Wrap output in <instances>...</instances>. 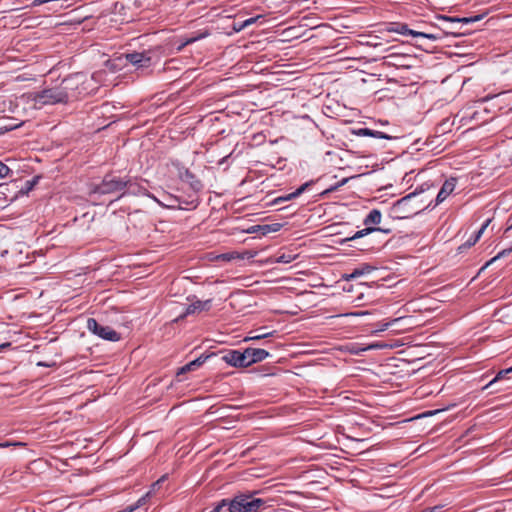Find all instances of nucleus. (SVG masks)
<instances>
[{
	"instance_id": "obj_1",
	"label": "nucleus",
	"mask_w": 512,
	"mask_h": 512,
	"mask_svg": "<svg viewBox=\"0 0 512 512\" xmlns=\"http://www.w3.org/2000/svg\"><path fill=\"white\" fill-rule=\"evenodd\" d=\"M75 96V93H68L67 91L62 90L60 86L58 88L43 90L40 93H30L26 95V98L34 103L35 108H41L48 104L68 102L70 98Z\"/></svg>"
},
{
	"instance_id": "obj_2",
	"label": "nucleus",
	"mask_w": 512,
	"mask_h": 512,
	"mask_svg": "<svg viewBox=\"0 0 512 512\" xmlns=\"http://www.w3.org/2000/svg\"><path fill=\"white\" fill-rule=\"evenodd\" d=\"M92 80V77L88 79L85 75L77 73L65 79L61 84V88L68 93H75L76 96L71 99H77L78 96L88 93L90 89L89 82Z\"/></svg>"
},
{
	"instance_id": "obj_3",
	"label": "nucleus",
	"mask_w": 512,
	"mask_h": 512,
	"mask_svg": "<svg viewBox=\"0 0 512 512\" xmlns=\"http://www.w3.org/2000/svg\"><path fill=\"white\" fill-rule=\"evenodd\" d=\"M412 194L398 200L391 208V214L396 219H406L418 213L417 209L411 206Z\"/></svg>"
},
{
	"instance_id": "obj_4",
	"label": "nucleus",
	"mask_w": 512,
	"mask_h": 512,
	"mask_svg": "<svg viewBox=\"0 0 512 512\" xmlns=\"http://www.w3.org/2000/svg\"><path fill=\"white\" fill-rule=\"evenodd\" d=\"M87 329L104 340L113 342L120 340L119 333L109 326L100 325L94 318H89L87 320Z\"/></svg>"
},
{
	"instance_id": "obj_5",
	"label": "nucleus",
	"mask_w": 512,
	"mask_h": 512,
	"mask_svg": "<svg viewBox=\"0 0 512 512\" xmlns=\"http://www.w3.org/2000/svg\"><path fill=\"white\" fill-rule=\"evenodd\" d=\"M229 512H253L251 509L250 494L236 495L231 501L226 500Z\"/></svg>"
},
{
	"instance_id": "obj_6",
	"label": "nucleus",
	"mask_w": 512,
	"mask_h": 512,
	"mask_svg": "<svg viewBox=\"0 0 512 512\" xmlns=\"http://www.w3.org/2000/svg\"><path fill=\"white\" fill-rule=\"evenodd\" d=\"M256 255H257V252L256 251H252V250H245L243 252L230 251V252H227V253L215 255L211 259L212 260H217V261L230 262V261H233V260L251 259V258L255 257Z\"/></svg>"
},
{
	"instance_id": "obj_7",
	"label": "nucleus",
	"mask_w": 512,
	"mask_h": 512,
	"mask_svg": "<svg viewBox=\"0 0 512 512\" xmlns=\"http://www.w3.org/2000/svg\"><path fill=\"white\" fill-rule=\"evenodd\" d=\"M246 367L265 360L269 357V352L264 349L247 348L244 351Z\"/></svg>"
},
{
	"instance_id": "obj_8",
	"label": "nucleus",
	"mask_w": 512,
	"mask_h": 512,
	"mask_svg": "<svg viewBox=\"0 0 512 512\" xmlns=\"http://www.w3.org/2000/svg\"><path fill=\"white\" fill-rule=\"evenodd\" d=\"M223 361L233 367H246L244 352L238 350L228 351L223 357Z\"/></svg>"
},
{
	"instance_id": "obj_9",
	"label": "nucleus",
	"mask_w": 512,
	"mask_h": 512,
	"mask_svg": "<svg viewBox=\"0 0 512 512\" xmlns=\"http://www.w3.org/2000/svg\"><path fill=\"white\" fill-rule=\"evenodd\" d=\"M398 324H406L405 326H408L409 324H414V318L411 316H402L395 319H392L389 322L383 323L378 330H375L372 332V334H377L378 332H383L387 330L388 328H393L394 326Z\"/></svg>"
},
{
	"instance_id": "obj_10",
	"label": "nucleus",
	"mask_w": 512,
	"mask_h": 512,
	"mask_svg": "<svg viewBox=\"0 0 512 512\" xmlns=\"http://www.w3.org/2000/svg\"><path fill=\"white\" fill-rule=\"evenodd\" d=\"M455 186H456V178H450V179L446 180L436 197L437 204H440L444 200H446L447 197L454 191Z\"/></svg>"
},
{
	"instance_id": "obj_11",
	"label": "nucleus",
	"mask_w": 512,
	"mask_h": 512,
	"mask_svg": "<svg viewBox=\"0 0 512 512\" xmlns=\"http://www.w3.org/2000/svg\"><path fill=\"white\" fill-rule=\"evenodd\" d=\"M126 59L138 67H146L150 64V57L145 53H131L126 55Z\"/></svg>"
},
{
	"instance_id": "obj_12",
	"label": "nucleus",
	"mask_w": 512,
	"mask_h": 512,
	"mask_svg": "<svg viewBox=\"0 0 512 512\" xmlns=\"http://www.w3.org/2000/svg\"><path fill=\"white\" fill-rule=\"evenodd\" d=\"M389 31H392V32H396V33H400V34H409V35H412L414 37H424V38H428V39H431V40H436V36L433 35V34H426V33H423V32H417V31H414V30H410L407 28L406 25H400L399 27L397 28H391L389 29Z\"/></svg>"
},
{
	"instance_id": "obj_13",
	"label": "nucleus",
	"mask_w": 512,
	"mask_h": 512,
	"mask_svg": "<svg viewBox=\"0 0 512 512\" xmlns=\"http://www.w3.org/2000/svg\"><path fill=\"white\" fill-rule=\"evenodd\" d=\"M125 185L126 183L121 180L111 179L109 181H105L100 190L102 193L120 191L125 187Z\"/></svg>"
},
{
	"instance_id": "obj_14",
	"label": "nucleus",
	"mask_w": 512,
	"mask_h": 512,
	"mask_svg": "<svg viewBox=\"0 0 512 512\" xmlns=\"http://www.w3.org/2000/svg\"><path fill=\"white\" fill-rule=\"evenodd\" d=\"M210 304H211V300H206V301L198 300V301L190 304L187 307L185 314L183 316H181V318H183L186 315L194 314V313H197V312H200L203 310H208L210 308Z\"/></svg>"
},
{
	"instance_id": "obj_15",
	"label": "nucleus",
	"mask_w": 512,
	"mask_h": 512,
	"mask_svg": "<svg viewBox=\"0 0 512 512\" xmlns=\"http://www.w3.org/2000/svg\"><path fill=\"white\" fill-rule=\"evenodd\" d=\"M313 181H308L304 184H302L295 192H292L290 194H287L285 196H281V197H278L277 199H275V203H280V202H283V201H290L296 197H298L299 195H301L304 191H306V189L312 185Z\"/></svg>"
},
{
	"instance_id": "obj_16",
	"label": "nucleus",
	"mask_w": 512,
	"mask_h": 512,
	"mask_svg": "<svg viewBox=\"0 0 512 512\" xmlns=\"http://www.w3.org/2000/svg\"><path fill=\"white\" fill-rule=\"evenodd\" d=\"M353 133L358 136H372L375 138L388 139V140L393 138L392 136H390L388 134H385V133H382L379 131H374V130H371L368 128H361L358 130H354Z\"/></svg>"
},
{
	"instance_id": "obj_17",
	"label": "nucleus",
	"mask_w": 512,
	"mask_h": 512,
	"mask_svg": "<svg viewBox=\"0 0 512 512\" xmlns=\"http://www.w3.org/2000/svg\"><path fill=\"white\" fill-rule=\"evenodd\" d=\"M375 270V267L369 264H363L361 267L356 268L351 274L344 275L343 278L345 280H352L354 278L360 277L365 274H369Z\"/></svg>"
},
{
	"instance_id": "obj_18",
	"label": "nucleus",
	"mask_w": 512,
	"mask_h": 512,
	"mask_svg": "<svg viewBox=\"0 0 512 512\" xmlns=\"http://www.w3.org/2000/svg\"><path fill=\"white\" fill-rule=\"evenodd\" d=\"M208 357L209 356H200L197 359L189 362L188 364H186V365H184L183 367L180 368V370L178 372V375L182 374V373H186L188 371H192L195 368L201 366L208 359Z\"/></svg>"
},
{
	"instance_id": "obj_19",
	"label": "nucleus",
	"mask_w": 512,
	"mask_h": 512,
	"mask_svg": "<svg viewBox=\"0 0 512 512\" xmlns=\"http://www.w3.org/2000/svg\"><path fill=\"white\" fill-rule=\"evenodd\" d=\"M264 330H265V328H260L259 331H261V333L250 332L251 335L246 337L244 339V341L264 339V338L273 336L275 333V331H264Z\"/></svg>"
},
{
	"instance_id": "obj_20",
	"label": "nucleus",
	"mask_w": 512,
	"mask_h": 512,
	"mask_svg": "<svg viewBox=\"0 0 512 512\" xmlns=\"http://www.w3.org/2000/svg\"><path fill=\"white\" fill-rule=\"evenodd\" d=\"M381 221V212L377 209L370 211L364 220L365 225L379 224Z\"/></svg>"
},
{
	"instance_id": "obj_21",
	"label": "nucleus",
	"mask_w": 512,
	"mask_h": 512,
	"mask_svg": "<svg viewBox=\"0 0 512 512\" xmlns=\"http://www.w3.org/2000/svg\"><path fill=\"white\" fill-rule=\"evenodd\" d=\"M352 177H346V178H343L340 182H338L337 184L331 186L330 188L324 190L323 192H321L320 196L321 197H325L327 194L333 192V191H336L338 190L340 187H342L343 185H345L346 183H348V181L351 179Z\"/></svg>"
},
{
	"instance_id": "obj_22",
	"label": "nucleus",
	"mask_w": 512,
	"mask_h": 512,
	"mask_svg": "<svg viewBox=\"0 0 512 512\" xmlns=\"http://www.w3.org/2000/svg\"><path fill=\"white\" fill-rule=\"evenodd\" d=\"M257 492H254L253 494H250V501H251V509L253 512H256L259 508L265 505L266 501L261 498L254 497V494Z\"/></svg>"
},
{
	"instance_id": "obj_23",
	"label": "nucleus",
	"mask_w": 512,
	"mask_h": 512,
	"mask_svg": "<svg viewBox=\"0 0 512 512\" xmlns=\"http://www.w3.org/2000/svg\"><path fill=\"white\" fill-rule=\"evenodd\" d=\"M391 347L392 346L387 343L376 342V343H372V344L362 347L361 350L368 351V350H374V349H386V348H391Z\"/></svg>"
},
{
	"instance_id": "obj_24",
	"label": "nucleus",
	"mask_w": 512,
	"mask_h": 512,
	"mask_svg": "<svg viewBox=\"0 0 512 512\" xmlns=\"http://www.w3.org/2000/svg\"><path fill=\"white\" fill-rule=\"evenodd\" d=\"M405 325L406 324H398V325L394 326L393 327V328H395L394 333L400 334V333H404V332L411 330L416 325V320L414 319V324H409L408 326H405Z\"/></svg>"
},
{
	"instance_id": "obj_25",
	"label": "nucleus",
	"mask_w": 512,
	"mask_h": 512,
	"mask_svg": "<svg viewBox=\"0 0 512 512\" xmlns=\"http://www.w3.org/2000/svg\"><path fill=\"white\" fill-rule=\"evenodd\" d=\"M511 372H512V366H511L510 368H508V369H505V370H501V371H499V372H498V374L496 375V377H495L493 380H491V381L486 385V387H485V388H487V387L491 386L492 384H494V383H495V382H497L498 380H500V379L504 378V377H505V375H507V374H509V373H511Z\"/></svg>"
},
{
	"instance_id": "obj_26",
	"label": "nucleus",
	"mask_w": 512,
	"mask_h": 512,
	"mask_svg": "<svg viewBox=\"0 0 512 512\" xmlns=\"http://www.w3.org/2000/svg\"><path fill=\"white\" fill-rule=\"evenodd\" d=\"M444 20L446 21H451V22H462V23H470V22H474V21H477L479 20V17L476 16V17H471V18H450V17H443Z\"/></svg>"
},
{
	"instance_id": "obj_27",
	"label": "nucleus",
	"mask_w": 512,
	"mask_h": 512,
	"mask_svg": "<svg viewBox=\"0 0 512 512\" xmlns=\"http://www.w3.org/2000/svg\"><path fill=\"white\" fill-rule=\"evenodd\" d=\"M511 252H512V246L510 248H508V249L502 250L495 257H493L489 262H487L485 267L489 266L491 263L495 262L496 260L509 255Z\"/></svg>"
},
{
	"instance_id": "obj_28",
	"label": "nucleus",
	"mask_w": 512,
	"mask_h": 512,
	"mask_svg": "<svg viewBox=\"0 0 512 512\" xmlns=\"http://www.w3.org/2000/svg\"><path fill=\"white\" fill-rule=\"evenodd\" d=\"M377 229L376 228H366V229H363V230H360L358 232H356L352 237L350 238H347L346 240H354V239H357V238H360V237H363L364 235H367L373 231H376Z\"/></svg>"
},
{
	"instance_id": "obj_29",
	"label": "nucleus",
	"mask_w": 512,
	"mask_h": 512,
	"mask_svg": "<svg viewBox=\"0 0 512 512\" xmlns=\"http://www.w3.org/2000/svg\"><path fill=\"white\" fill-rule=\"evenodd\" d=\"M207 36H209V32H208V31H205V32L201 33V34H200L199 36H197V37L189 38V39H187V40H186V41H185V42H184V43H183V44L178 48V50H181L184 46H186V45H188V44H191V43H193V42H195V41H197V40H199V39L205 38V37H207Z\"/></svg>"
},
{
	"instance_id": "obj_30",
	"label": "nucleus",
	"mask_w": 512,
	"mask_h": 512,
	"mask_svg": "<svg viewBox=\"0 0 512 512\" xmlns=\"http://www.w3.org/2000/svg\"><path fill=\"white\" fill-rule=\"evenodd\" d=\"M39 177H35L33 180L26 181L25 187L21 188V191L28 193L33 189L34 185L37 183Z\"/></svg>"
},
{
	"instance_id": "obj_31",
	"label": "nucleus",
	"mask_w": 512,
	"mask_h": 512,
	"mask_svg": "<svg viewBox=\"0 0 512 512\" xmlns=\"http://www.w3.org/2000/svg\"><path fill=\"white\" fill-rule=\"evenodd\" d=\"M185 176H186L187 180H191V186H192L194 189L198 190V189H200V188H201V183H200V181H198V180H195V181H194V177H193L189 172H186V173H185Z\"/></svg>"
},
{
	"instance_id": "obj_32",
	"label": "nucleus",
	"mask_w": 512,
	"mask_h": 512,
	"mask_svg": "<svg viewBox=\"0 0 512 512\" xmlns=\"http://www.w3.org/2000/svg\"><path fill=\"white\" fill-rule=\"evenodd\" d=\"M258 17L256 18H250V19H247L245 20L240 26L239 28H235L236 31H241L242 29H244L245 27L255 23V21L257 20Z\"/></svg>"
},
{
	"instance_id": "obj_33",
	"label": "nucleus",
	"mask_w": 512,
	"mask_h": 512,
	"mask_svg": "<svg viewBox=\"0 0 512 512\" xmlns=\"http://www.w3.org/2000/svg\"><path fill=\"white\" fill-rule=\"evenodd\" d=\"M490 222H491V220H490V219H488V220L484 223V225L481 227V229H480V230L477 232V234L475 235V237H474L475 241H478V240L481 238L482 234L484 233L485 229L488 227V225L490 224Z\"/></svg>"
},
{
	"instance_id": "obj_34",
	"label": "nucleus",
	"mask_w": 512,
	"mask_h": 512,
	"mask_svg": "<svg viewBox=\"0 0 512 512\" xmlns=\"http://www.w3.org/2000/svg\"><path fill=\"white\" fill-rule=\"evenodd\" d=\"M9 171L10 169L4 164V162H0V179L6 177Z\"/></svg>"
},
{
	"instance_id": "obj_35",
	"label": "nucleus",
	"mask_w": 512,
	"mask_h": 512,
	"mask_svg": "<svg viewBox=\"0 0 512 512\" xmlns=\"http://www.w3.org/2000/svg\"><path fill=\"white\" fill-rule=\"evenodd\" d=\"M447 410V408H444V409H437V410H432V411H427L421 415H419L417 418H421V417H428V416H433V415H436L438 413H441L443 411Z\"/></svg>"
},
{
	"instance_id": "obj_36",
	"label": "nucleus",
	"mask_w": 512,
	"mask_h": 512,
	"mask_svg": "<svg viewBox=\"0 0 512 512\" xmlns=\"http://www.w3.org/2000/svg\"><path fill=\"white\" fill-rule=\"evenodd\" d=\"M293 260L291 255H281L276 259L277 263H290Z\"/></svg>"
},
{
	"instance_id": "obj_37",
	"label": "nucleus",
	"mask_w": 512,
	"mask_h": 512,
	"mask_svg": "<svg viewBox=\"0 0 512 512\" xmlns=\"http://www.w3.org/2000/svg\"><path fill=\"white\" fill-rule=\"evenodd\" d=\"M152 494V491H149L146 493V495H144L143 497H141L137 503L135 504L137 506V509L142 506L145 502H146V499Z\"/></svg>"
},
{
	"instance_id": "obj_38",
	"label": "nucleus",
	"mask_w": 512,
	"mask_h": 512,
	"mask_svg": "<svg viewBox=\"0 0 512 512\" xmlns=\"http://www.w3.org/2000/svg\"><path fill=\"white\" fill-rule=\"evenodd\" d=\"M369 312L368 311H359V312H351V313H346V314H342L341 316H364V315H368Z\"/></svg>"
},
{
	"instance_id": "obj_39",
	"label": "nucleus",
	"mask_w": 512,
	"mask_h": 512,
	"mask_svg": "<svg viewBox=\"0 0 512 512\" xmlns=\"http://www.w3.org/2000/svg\"><path fill=\"white\" fill-rule=\"evenodd\" d=\"M260 231V225L251 226L248 229L245 230L248 234H253Z\"/></svg>"
},
{
	"instance_id": "obj_40",
	"label": "nucleus",
	"mask_w": 512,
	"mask_h": 512,
	"mask_svg": "<svg viewBox=\"0 0 512 512\" xmlns=\"http://www.w3.org/2000/svg\"><path fill=\"white\" fill-rule=\"evenodd\" d=\"M362 347H358L356 345H353L349 348V351L352 353V354H360L361 352H364L365 350H361Z\"/></svg>"
},
{
	"instance_id": "obj_41",
	"label": "nucleus",
	"mask_w": 512,
	"mask_h": 512,
	"mask_svg": "<svg viewBox=\"0 0 512 512\" xmlns=\"http://www.w3.org/2000/svg\"><path fill=\"white\" fill-rule=\"evenodd\" d=\"M442 508H443V506H442V505H436V506H434V507L428 508V509L423 510V511H421V512H438V511H440Z\"/></svg>"
},
{
	"instance_id": "obj_42",
	"label": "nucleus",
	"mask_w": 512,
	"mask_h": 512,
	"mask_svg": "<svg viewBox=\"0 0 512 512\" xmlns=\"http://www.w3.org/2000/svg\"><path fill=\"white\" fill-rule=\"evenodd\" d=\"M10 445H13V446H24V443L22 442H15V443H9V442H6V443H0V447H8Z\"/></svg>"
},
{
	"instance_id": "obj_43",
	"label": "nucleus",
	"mask_w": 512,
	"mask_h": 512,
	"mask_svg": "<svg viewBox=\"0 0 512 512\" xmlns=\"http://www.w3.org/2000/svg\"><path fill=\"white\" fill-rule=\"evenodd\" d=\"M281 225L278 223L269 225V233L270 232H277L280 229Z\"/></svg>"
},
{
	"instance_id": "obj_44",
	"label": "nucleus",
	"mask_w": 512,
	"mask_h": 512,
	"mask_svg": "<svg viewBox=\"0 0 512 512\" xmlns=\"http://www.w3.org/2000/svg\"><path fill=\"white\" fill-rule=\"evenodd\" d=\"M263 235L269 233V225H260V231Z\"/></svg>"
},
{
	"instance_id": "obj_45",
	"label": "nucleus",
	"mask_w": 512,
	"mask_h": 512,
	"mask_svg": "<svg viewBox=\"0 0 512 512\" xmlns=\"http://www.w3.org/2000/svg\"><path fill=\"white\" fill-rule=\"evenodd\" d=\"M477 241H475V239L471 240V241H468L466 242L463 246H461L459 249H462V248H470L471 246H473Z\"/></svg>"
},
{
	"instance_id": "obj_46",
	"label": "nucleus",
	"mask_w": 512,
	"mask_h": 512,
	"mask_svg": "<svg viewBox=\"0 0 512 512\" xmlns=\"http://www.w3.org/2000/svg\"><path fill=\"white\" fill-rule=\"evenodd\" d=\"M477 241H475V239L471 240V241H468L466 242L463 246H461L459 249H462V248H470L471 246H473Z\"/></svg>"
},
{
	"instance_id": "obj_47",
	"label": "nucleus",
	"mask_w": 512,
	"mask_h": 512,
	"mask_svg": "<svg viewBox=\"0 0 512 512\" xmlns=\"http://www.w3.org/2000/svg\"><path fill=\"white\" fill-rule=\"evenodd\" d=\"M160 483V480H158L157 482H155L153 485H152V490L153 491L154 489H157V486L159 485Z\"/></svg>"
},
{
	"instance_id": "obj_48",
	"label": "nucleus",
	"mask_w": 512,
	"mask_h": 512,
	"mask_svg": "<svg viewBox=\"0 0 512 512\" xmlns=\"http://www.w3.org/2000/svg\"><path fill=\"white\" fill-rule=\"evenodd\" d=\"M37 365H38V366H47V367H50V366H52L53 364H46V363H43V362H39Z\"/></svg>"
},
{
	"instance_id": "obj_49",
	"label": "nucleus",
	"mask_w": 512,
	"mask_h": 512,
	"mask_svg": "<svg viewBox=\"0 0 512 512\" xmlns=\"http://www.w3.org/2000/svg\"><path fill=\"white\" fill-rule=\"evenodd\" d=\"M9 345H10L9 343L1 344V345H0V349L5 348V347H8Z\"/></svg>"
}]
</instances>
